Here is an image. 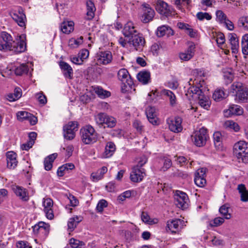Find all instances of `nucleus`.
<instances>
[{
	"mask_svg": "<svg viewBox=\"0 0 248 248\" xmlns=\"http://www.w3.org/2000/svg\"><path fill=\"white\" fill-rule=\"evenodd\" d=\"M26 49L25 36L22 34L13 41L11 35L6 32H2L0 37V50L11 51L14 53L23 52Z\"/></svg>",
	"mask_w": 248,
	"mask_h": 248,
	"instance_id": "f257e3e1",
	"label": "nucleus"
},
{
	"mask_svg": "<svg viewBox=\"0 0 248 248\" xmlns=\"http://www.w3.org/2000/svg\"><path fill=\"white\" fill-rule=\"evenodd\" d=\"M230 91L238 102L248 103V88L244 87L242 83L234 82L231 86Z\"/></svg>",
	"mask_w": 248,
	"mask_h": 248,
	"instance_id": "f03ea898",
	"label": "nucleus"
},
{
	"mask_svg": "<svg viewBox=\"0 0 248 248\" xmlns=\"http://www.w3.org/2000/svg\"><path fill=\"white\" fill-rule=\"evenodd\" d=\"M233 153L239 161L248 162V143L244 140L236 142L233 147Z\"/></svg>",
	"mask_w": 248,
	"mask_h": 248,
	"instance_id": "7ed1b4c3",
	"label": "nucleus"
},
{
	"mask_svg": "<svg viewBox=\"0 0 248 248\" xmlns=\"http://www.w3.org/2000/svg\"><path fill=\"white\" fill-rule=\"evenodd\" d=\"M81 140L86 144L96 142L98 139L97 133L91 125H87L80 129Z\"/></svg>",
	"mask_w": 248,
	"mask_h": 248,
	"instance_id": "20e7f679",
	"label": "nucleus"
},
{
	"mask_svg": "<svg viewBox=\"0 0 248 248\" xmlns=\"http://www.w3.org/2000/svg\"><path fill=\"white\" fill-rule=\"evenodd\" d=\"M78 124L76 121H71L63 127V134L64 139L72 140L75 137V133L78 128Z\"/></svg>",
	"mask_w": 248,
	"mask_h": 248,
	"instance_id": "39448f33",
	"label": "nucleus"
},
{
	"mask_svg": "<svg viewBox=\"0 0 248 248\" xmlns=\"http://www.w3.org/2000/svg\"><path fill=\"white\" fill-rule=\"evenodd\" d=\"M174 199L175 204L178 208L185 209L188 207L189 200L186 193L177 190L174 195Z\"/></svg>",
	"mask_w": 248,
	"mask_h": 248,
	"instance_id": "423d86ee",
	"label": "nucleus"
},
{
	"mask_svg": "<svg viewBox=\"0 0 248 248\" xmlns=\"http://www.w3.org/2000/svg\"><path fill=\"white\" fill-rule=\"evenodd\" d=\"M33 233L41 238H45L48 234L50 226L44 222H39L33 227Z\"/></svg>",
	"mask_w": 248,
	"mask_h": 248,
	"instance_id": "0eeeda50",
	"label": "nucleus"
},
{
	"mask_svg": "<svg viewBox=\"0 0 248 248\" xmlns=\"http://www.w3.org/2000/svg\"><path fill=\"white\" fill-rule=\"evenodd\" d=\"M131 42L134 47L135 49L137 51H141L142 50L145 44V40L142 36V34L140 33H137L136 35L133 36L130 38Z\"/></svg>",
	"mask_w": 248,
	"mask_h": 248,
	"instance_id": "6e6552de",
	"label": "nucleus"
},
{
	"mask_svg": "<svg viewBox=\"0 0 248 248\" xmlns=\"http://www.w3.org/2000/svg\"><path fill=\"white\" fill-rule=\"evenodd\" d=\"M182 119L179 117H175L173 119H169L167 120L169 129L175 133H178L182 130Z\"/></svg>",
	"mask_w": 248,
	"mask_h": 248,
	"instance_id": "1a4fd4ad",
	"label": "nucleus"
},
{
	"mask_svg": "<svg viewBox=\"0 0 248 248\" xmlns=\"http://www.w3.org/2000/svg\"><path fill=\"white\" fill-rule=\"evenodd\" d=\"M142 6L143 14L141 16V20L143 23H148L153 19L155 12L147 4L144 3Z\"/></svg>",
	"mask_w": 248,
	"mask_h": 248,
	"instance_id": "9d476101",
	"label": "nucleus"
},
{
	"mask_svg": "<svg viewBox=\"0 0 248 248\" xmlns=\"http://www.w3.org/2000/svg\"><path fill=\"white\" fill-rule=\"evenodd\" d=\"M145 175L144 169L135 166L130 173V178L132 182L137 183L141 181Z\"/></svg>",
	"mask_w": 248,
	"mask_h": 248,
	"instance_id": "9b49d317",
	"label": "nucleus"
},
{
	"mask_svg": "<svg viewBox=\"0 0 248 248\" xmlns=\"http://www.w3.org/2000/svg\"><path fill=\"white\" fill-rule=\"evenodd\" d=\"M112 60V56L110 51H100L97 54V61L100 64H108L111 62Z\"/></svg>",
	"mask_w": 248,
	"mask_h": 248,
	"instance_id": "f8f14e48",
	"label": "nucleus"
},
{
	"mask_svg": "<svg viewBox=\"0 0 248 248\" xmlns=\"http://www.w3.org/2000/svg\"><path fill=\"white\" fill-rule=\"evenodd\" d=\"M12 190L16 195L22 201L27 202L29 200V193L25 188L19 186H14Z\"/></svg>",
	"mask_w": 248,
	"mask_h": 248,
	"instance_id": "ddd939ff",
	"label": "nucleus"
},
{
	"mask_svg": "<svg viewBox=\"0 0 248 248\" xmlns=\"http://www.w3.org/2000/svg\"><path fill=\"white\" fill-rule=\"evenodd\" d=\"M43 204L44 206V211L46 214V217L48 219H52L54 217L52 209L53 205V201L50 198L44 199Z\"/></svg>",
	"mask_w": 248,
	"mask_h": 248,
	"instance_id": "4468645a",
	"label": "nucleus"
},
{
	"mask_svg": "<svg viewBox=\"0 0 248 248\" xmlns=\"http://www.w3.org/2000/svg\"><path fill=\"white\" fill-rule=\"evenodd\" d=\"M122 32L125 37L130 38L138 33L134 23L131 21L127 22L124 25Z\"/></svg>",
	"mask_w": 248,
	"mask_h": 248,
	"instance_id": "2eb2a0df",
	"label": "nucleus"
},
{
	"mask_svg": "<svg viewBox=\"0 0 248 248\" xmlns=\"http://www.w3.org/2000/svg\"><path fill=\"white\" fill-rule=\"evenodd\" d=\"M223 113L224 116L227 117L233 115H240L243 113V109L239 105L232 104L230 106L228 109L224 110Z\"/></svg>",
	"mask_w": 248,
	"mask_h": 248,
	"instance_id": "dca6fc26",
	"label": "nucleus"
},
{
	"mask_svg": "<svg viewBox=\"0 0 248 248\" xmlns=\"http://www.w3.org/2000/svg\"><path fill=\"white\" fill-rule=\"evenodd\" d=\"M155 9L160 14L166 16L171 14V11L168 4L161 0H158L156 3Z\"/></svg>",
	"mask_w": 248,
	"mask_h": 248,
	"instance_id": "f3484780",
	"label": "nucleus"
},
{
	"mask_svg": "<svg viewBox=\"0 0 248 248\" xmlns=\"http://www.w3.org/2000/svg\"><path fill=\"white\" fill-rule=\"evenodd\" d=\"M146 114L150 123L154 125L158 124V112L155 107H148L146 110Z\"/></svg>",
	"mask_w": 248,
	"mask_h": 248,
	"instance_id": "a211bd4d",
	"label": "nucleus"
},
{
	"mask_svg": "<svg viewBox=\"0 0 248 248\" xmlns=\"http://www.w3.org/2000/svg\"><path fill=\"white\" fill-rule=\"evenodd\" d=\"M183 221L180 219H175L169 220L167 222V231H170L172 233H176L181 228V225Z\"/></svg>",
	"mask_w": 248,
	"mask_h": 248,
	"instance_id": "6ab92c4d",
	"label": "nucleus"
},
{
	"mask_svg": "<svg viewBox=\"0 0 248 248\" xmlns=\"http://www.w3.org/2000/svg\"><path fill=\"white\" fill-rule=\"evenodd\" d=\"M59 66L64 76L66 78L71 79L73 75V70L71 66L64 61H60Z\"/></svg>",
	"mask_w": 248,
	"mask_h": 248,
	"instance_id": "aec40b11",
	"label": "nucleus"
},
{
	"mask_svg": "<svg viewBox=\"0 0 248 248\" xmlns=\"http://www.w3.org/2000/svg\"><path fill=\"white\" fill-rule=\"evenodd\" d=\"M174 31L168 25H162L157 29L156 35L159 37H162L165 35L168 37L173 35Z\"/></svg>",
	"mask_w": 248,
	"mask_h": 248,
	"instance_id": "412c9836",
	"label": "nucleus"
},
{
	"mask_svg": "<svg viewBox=\"0 0 248 248\" xmlns=\"http://www.w3.org/2000/svg\"><path fill=\"white\" fill-rule=\"evenodd\" d=\"M200 86H193L191 88V91L192 93V98L194 99L195 103L198 104L199 106L202 107V98L201 97L202 94V89Z\"/></svg>",
	"mask_w": 248,
	"mask_h": 248,
	"instance_id": "4be33fe9",
	"label": "nucleus"
},
{
	"mask_svg": "<svg viewBox=\"0 0 248 248\" xmlns=\"http://www.w3.org/2000/svg\"><path fill=\"white\" fill-rule=\"evenodd\" d=\"M229 41L231 46L232 52L236 54L238 52L239 45L238 39L235 33H230L229 34Z\"/></svg>",
	"mask_w": 248,
	"mask_h": 248,
	"instance_id": "5701e85b",
	"label": "nucleus"
},
{
	"mask_svg": "<svg viewBox=\"0 0 248 248\" xmlns=\"http://www.w3.org/2000/svg\"><path fill=\"white\" fill-rule=\"evenodd\" d=\"M12 18L17 23V24L23 27L25 26L26 16L24 13L20 11L15 12L12 15Z\"/></svg>",
	"mask_w": 248,
	"mask_h": 248,
	"instance_id": "b1692460",
	"label": "nucleus"
},
{
	"mask_svg": "<svg viewBox=\"0 0 248 248\" xmlns=\"http://www.w3.org/2000/svg\"><path fill=\"white\" fill-rule=\"evenodd\" d=\"M8 168L13 169L17 165L16 155L13 152H8L6 154Z\"/></svg>",
	"mask_w": 248,
	"mask_h": 248,
	"instance_id": "393cba45",
	"label": "nucleus"
},
{
	"mask_svg": "<svg viewBox=\"0 0 248 248\" xmlns=\"http://www.w3.org/2000/svg\"><path fill=\"white\" fill-rule=\"evenodd\" d=\"M194 46L193 45L189 46L186 50L179 53V58L182 61H187L193 57L194 53Z\"/></svg>",
	"mask_w": 248,
	"mask_h": 248,
	"instance_id": "a878e982",
	"label": "nucleus"
},
{
	"mask_svg": "<svg viewBox=\"0 0 248 248\" xmlns=\"http://www.w3.org/2000/svg\"><path fill=\"white\" fill-rule=\"evenodd\" d=\"M74 23L72 21H64L61 23L60 28L62 31L65 34H69L74 31Z\"/></svg>",
	"mask_w": 248,
	"mask_h": 248,
	"instance_id": "bb28decb",
	"label": "nucleus"
},
{
	"mask_svg": "<svg viewBox=\"0 0 248 248\" xmlns=\"http://www.w3.org/2000/svg\"><path fill=\"white\" fill-rule=\"evenodd\" d=\"M108 171V169L106 167H102L101 169H99L96 172H93L91 175V178L93 181L97 182L102 179L104 174Z\"/></svg>",
	"mask_w": 248,
	"mask_h": 248,
	"instance_id": "cd10ccee",
	"label": "nucleus"
},
{
	"mask_svg": "<svg viewBox=\"0 0 248 248\" xmlns=\"http://www.w3.org/2000/svg\"><path fill=\"white\" fill-rule=\"evenodd\" d=\"M118 77L120 80L123 82H129V84L131 83L132 80L131 76H130L128 71L125 68H122L119 70L118 72Z\"/></svg>",
	"mask_w": 248,
	"mask_h": 248,
	"instance_id": "c85d7f7f",
	"label": "nucleus"
},
{
	"mask_svg": "<svg viewBox=\"0 0 248 248\" xmlns=\"http://www.w3.org/2000/svg\"><path fill=\"white\" fill-rule=\"evenodd\" d=\"M75 168L74 164L72 163H66L59 167L57 170V174L59 176H63L69 170L74 169Z\"/></svg>",
	"mask_w": 248,
	"mask_h": 248,
	"instance_id": "c756f323",
	"label": "nucleus"
},
{
	"mask_svg": "<svg viewBox=\"0 0 248 248\" xmlns=\"http://www.w3.org/2000/svg\"><path fill=\"white\" fill-rule=\"evenodd\" d=\"M116 150L115 145L113 142H108L107 143L104 153L102 156L104 158H108L111 157L114 153Z\"/></svg>",
	"mask_w": 248,
	"mask_h": 248,
	"instance_id": "7c9ffc66",
	"label": "nucleus"
},
{
	"mask_svg": "<svg viewBox=\"0 0 248 248\" xmlns=\"http://www.w3.org/2000/svg\"><path fill=\"white\" fill-rule=\"evenodd\" d=\"M237 189L240 196V200L243 202H248V190L244 184H239Z\"/></svg>",
	"mask_w": 248,
	"mask_h": 248,
	"instance_id": "2f4dec72",
	"label": "nucleus"
},
{
	"mask_svg": "<svg viewBox=\"0 0 248 248\" xmlns=\"http://www.w3.org/2000/svg\"><path fill=\"white\" fill-rule=\"evenodd\" d=\"M202 128H199L195 130L192 135L191 139L192 142L194 144L198 146L201 147L202 146Z\"/></svg>",
	"mask_w": 248,
	"mask_h": 248,
	"instance_id": "473e14b6",
	"label": "nucleus"
},
{
	"mask_svg": "<svg viewBox=\"0 0 248 248\" xmlns=\"http://www.w3.org/2000/svg\"><path fill=\"white\" fill-rule=\"evenodd\" d=\"M87 6V18L88 20L93 19L94 16V12L96 10L93 2L91 0H88L86 2Z\"/></svg>",
	"mask_w": 248,
	"mask_h": 248,
	"instance_id": "72a5a7b5",
	"label": "nucleus"
},
{
	"mask_svg": "<svg viewBox=\"0 0 248 248\" xmlns=\"http://www.w3.org/2000/svg\"><path fill=\"white\" fill-rule=\"evenodd\" d=\"M207 90L204 91V94L202 95V108L208 110L211 105V101L210 100V96L211 95L209 92V90L207 87L205 88Z\"/></svg>",
	"mask_w": 248,
	"mask_h": 248,
	"instance_id": "f704fd0d",
	"label": "nucleus"
},
{
	"mask_svg": "<svg viewBox=\"0 0 248 248\" xmlns=\"http://www.w3.org/2000/svg\"><path fill=\"white\" fill-rule=\"evenodd\" d=\"M82 220L81 217L75 216L70 218L67 223L68 230L69 232H72L76 227L78 224Z\"/></svg>",
	"mask_w": 248,
	"mask_h": 248,
	"instance_id": "c9c22d12",
	"label": "nucleus"
},
{
	"mask_svg": "<svg viewBox=\"0 0 248 248\" xmlns=\"http://www.w3.org/2000/svg\"><path fill=\"white\" fill-rule=\"evenodd\" d=\"M57 156V154H53L45 158L44 160V168L46 170H49L52 167V163Z\"/></svg>",
	"mask_w": 248,
	"mask_h": 248,
	"instance_id": "e433bc0d",
	"label": "nucleus"
},
{
	"mask_svg": "<svg viewBox=\"0 0 248 248\" xmlns=\"http://www.w3.org/2000/svg\"><path fill=\"white\" fill-rule=\"evenodd\" d=\"M230 208V205L228 203H225L220 206L219 209V213L226 219H229L232 217L231 214L229 213Z\"/></svg>",
	"mask_w": 248,
	"mask_h": 248,
	"instance_id": "4c0bfd02",
	"label": "nucleus"
},
{
	"mask_svg": "<svg viewBox=\"0 0 248 248\" xmlns=\"http://www.w3.org/2000/svg\"><path fill=\"white\" fill-rule=\"evenodd\" d=\"M22 96V91L20 88L15 89L14 93H9L7 96V99L10 102L15 101L20 98Z\"/></svg>",
	"mask_w": 248,
	"mask_h": 248,
	"instance_id": "58836bf2",
	"label": "nucleus"
},
{
	"mask_svg": "<svg viewBox=\"0 0 248 248\" xmlns=\"http://www.w3.org/2000/svg\"><path fill=\"white\" fill-rule=\"evenodd\" d=\"M223 126L227 129L238 132L240 129L238 124L232 120H227L224 123Z\"/></svg>",
	"mask_w": 248,
	"mask_h": 248,
	"instance_id": "ea45409f",
	"label": "nucleus"
},
{
	"mask_svg": "<svg viewBox=\"0 0 248 248\" xmlns=\"http://www.w3.org/2000/svg\"><path fill=\"white\" fill-rule=\"evenodd\" d=\"M137 78L140 82L146 84L150 79V74L148 71H141L137 75Z\"/></svg>",
	"mask_w": 248,
	"mask_h": 248,
	"instance_id": "a19ab883",
	"label": "nucleus"
},
{
	"mask_svg": "<svg viewBox=\"0 0 248 248\" xmlns=\"http://www.w3.org/2000/svg\"><path fill=\"white\" fill-rule=\"evenodd\" d=\"M226 93L222 89H217L213 94V98L216 101H219L227 97Z\"/></svg>",
	"mask_w": 248,
	"mask_h": 248,
	"instance_id": "79ce46f5",
	"label": "nucleus"
},
{
	"mask_svg": "<svg viewBox=\"0 0 248 248\" xmlns=\"http://www.w3.org/2000/svg\"><path fill=\"white\" fill-rule=\"evenodd\" d=\"M94 92L99 97L105 99L110 96V93L109 91L104 90L102 88L97 87L95 88Z\"/></svg>",
	"mask_w": 248,
	"mask_h": 248,
	"instance_id": "37998d69",
	"label": "nucleus"
},
{
	"mask_svg": "<svg viewBox=\"0 0 248 248\" xmlns=\"http://www.w3.org/2000/svg\"><path fill=\"white\" fill-rule=\"evenodd\" d=\"M83 38L80 36L78 39L71 38L69 40L68 46L72 48H75L78 47L83 43Z\"/></svg>",
	"mask_w": 248,
	"mask_h": 248,
	"instance_id": "c03bdc74",
	"label": "nucleus"
},
{
	"mask_svg": "<svg viewBox=\"0 0 248 248\" xmlns=\"http://www.w3.org/2000/svg\"><path fill=\"white\" fill-rule=\"evenodd\" d=\"M242 51L244 55H248V34H246L242 38Z\"/></svg>",
	"mask_w": 248,
	"mask_h": 248,
	"instance_id": "a18cd8bd",
	"label": "nucleus"
},
{
	"mask_svg": "<svg viewBox=\"0 0 248 248\" xmlns=\"http://www.w3.org/2000/svg\"><path fill=\"white\" fill-rule=\"evenodd\" d=\"M141 218L143 222L147 224L151 225L157 223V220L151 218L146 212H142Z\"/></svg>",
	"mask_w": 248,
	"mask_h": 248,
	"instance_id": "49530a36",
	"label": "nucleus"
},
{
	"mask_svg": "<svg viewBox=\"0 0 248 248\" xmlns=\"http://www.w3.org/2000/svg\"><path fill=\"white\" fill-rule=\"evenodd\" d=\"M29 71L28 67L27 65L22 64L17 66L15 69V74L18 76H21L24 74H27Z\"/></svg>",
	"mask_w": 248,
	"mask_h": 248,
	"instance_id": "de8ad7c7",
	"label": "nucleus"
},
{
	"mask_svg": "<svg viewBox=\"0 0 248 248\" xmlns=\"http://www.w3.org/2000/svg\"><path fill=\"white\" fill-rule=\"evenodd\" d=\"M162 94L168 96L169 98L171 105H173L176 103V97L174 94L170 90H163Z\"/></svg>",
	"mask_w": 248,
	"mask_h": 248,
	"instance_id": "09e8293b",
	"label": "nucleus"
},
{
	"mask_svg": "<svg viewBox=\"0 0 248 248\" xmlns=\"http://www.w3.org/2000/svg\"><path fill=\"white\" fill-rule=\"evenodd\" d=\"M69 245L72 248H82L85 246V243L83 241L72 238L69 240Z\"/></svg>",
	"mask_w": 248,
	"mask_h": 248,
	"instance_id": "8fccbe9b",
	"label": "nucleus"
},
{
	"mask_svg": "<svg viewBox=\"0 0 248 248\" xmlns=\"http://www.w3.org/2000/svg\"><path fill=\"white\" fill-rule=\"evenodd\" d=\"M238 25L243 29L248 31V16H242L238 21Z\"/></svg>",
	"mask_w": 248,
	"mask_h": 248,
	"instance_id": "3c124183",
	"label": "nucleus"
},
{
	"mask_svg": "<svg viewBox=\"0 0 248 248\" xmlns=\"http://www.w3.org/2000/svg\"><path fill=\"white\" fill-rule=\"evenodd\" d=\"M31 116V114L26 111H19L16 113L17 119L20 121L28 120Z\"/></svg>",
	"mask_w": 248,
	"mask_h": 248,
	"instance_id": "603ef678",
	"label": "nucleus"
},
{
	"mask_svg": "<svg viewBox=\"0 0 248 248\" xmlns=\"http://www.w3.org/2000/svg\"><path fill=\"white\" fill-rule=\"evenodd\" d=\"M225 218L221 217H215L209 222V225L211 227H218L221 225L225 221Z\"/></svg>",
	"mask_w": 248,
	"mask_h": 248,
	"instance_id": "864d4df0",
	"label": "nucleus"
},
{
	"mask_svg": "<svg viewBox=\"0 0 248 248\" xmlns=\"http://www.w3.org/2000/svg\"><path fill=\"white\" fill-rule=\"evenodd\" d=\"M202 173V169H198L195 173L194 176V183L195 185L199 187H202V176L201 173Z\"/></svg>",
	"mask_w": 248,
	"mask_h": 248,
	"instance_id": "5fc2aeb1",
	"label": "nucleus"
},
{
	"mask_svg": "<svg viewBox=\"0 0 248 248\" xmlns=\"http://www.w3.org/2000/svg\"><path fill=\"white\" fill-rule=\"evenodd\" d=\"M104 124H106L108 127H113L116 124V120L114 117L108 116L107 114Z\"/></svg>",
	"mask_w": 248,
	"mask_h": 248,
	"instance_id": "6e6d98bb",
	"label": "nucleus"
},
{
	"mask_svg": "<svg viewBox=\"0 0 248 248\" xmlns=\"http://www.w3.org/2000/svg\"><path fill=\"white\" fill-rule=\"evenodd\" d=\"M107 117V114L100 113L95 116V120L97 124L102 125L104 124L105 119Z\"/></svg>",
	"mask_w": 248,
	"mask_h": 248,
	"instance_id": "4d7b16f0",
	"label": "nucleus"
},
{
	"mask_svg": "<svg viewBox=\"0 0 248 248\" xmlns=\"http://www.w3.org/2000/svg\"><path fill=\"white\" fill-rule=\"evenodd\" d=\"M217 20L220 23L222 24L227 19L226 15L221 10L216 12Z\"/></svg>",
	"mask_w": 248,
	"mask_h": 248,
	"instance_id": "13d9d810",
	"label": "nucleus"
},
{
	"mask_svg": "<svg viewBox=\"0 0 248 248\" xmlns=\"http://www.w3.org/2000/svg\"><path fill=\"white\" fill-rule=\"evenodd\" d=\"M133 85V80H131V84H129V82H127V81L122 82V85L121 86V91L123 93H126L129 92L132 89Z\"/></svg>",
	"mask_w": 248,
	"mask_h": 248,
	"instance_id": "bf43d9fd",
	"label": "nucleus"
},
{
	"mask_svg": "<svg viewBox=\"0 0 248 248\" xmlns=\"http://www.w3.org/2000/svg\"><path fill=\"white\" fill-rule=\"evenodd\" d=\"M215 41L217 44L218 46L221 47L225 43V39L224 35L223 33H219L216 34L215 37Z\"/></svg>",
	"mask_w": 248,
	"mask_h": 248,
	"instance_id": "052dcab7",
	"label": "nucleus"
},
{
	"mask_svg": "<svg viewBox=\"0 0 248 248\" xmlns=\"http://www.w3.org/2000/svg\"><path fill=\"white\" fill-rule=\"evenodd\" d=\"M35 97L40 104L45 105L46 103V97L44 94L43 92H40L39 93H36Z\"/></svg>",
	"mask_w": 248,
	"mask_h": 248,
	"instance_id": "680f3d73",
	"label": "nucleus"
},
{
	"mask_svg": "<svg viewBox=\"0 0 248 248\" xmlns=\"http://www.w3.org/2000/svg\"><path fill=\"white\" fill-rule=\"evenodd\" d=\"M190 37L195 38L198 35V32L196 30L191 28V26L188 24V27L184 30Z\"/></svg>",
	"mask_w": 248,
	"mask_h": 248,
	"instance_id": "e2e57ef3",
	"label": "nucleus"
},
{
	"mask_svg": "<svg viewBox=\"0 0 248 248\" xmlns=\"http://www.w3.org/2000/svg\"><path fill=\"white\" fill-rule=\"evenodd\" d=\"M213 139L215 146H219L222 140V135L220 132H216L213 134Z\"/></svg>",
	"mask_w": 248,
	"mask_h": 248,
	"instance_id": "0e129e2a",
	"label": "nucleus"
},
{
	"mask_svg": "<svg viewBox=\"0 0 248 248\" xmlns=\"http://www.w3.org/2000/svg\"><path fill=\"white\" fill-rule=\"evenodd\" d=\"M107 202L105 200H100L96 207V210L98 212H102L105 207L107 206Z\"/></svg>",
	"mask_w": 248,
	"mask_h": 248,
	"instance_id": "69168bd1",
	"label": "nucleus"
},
{
	"mask_svg": "<svg viewBox=\"0 0 248 248\" xmlns=\"http://www.w3.org/2000/svg\"><path fill=\"white\" fill-rule=\"evenodd\" d=\"M172 165V162L171 160L168 157L164 158L163 166L162 168V170L164 171L167 170L169 169Z\"/></svg>",
	"mask_w": 248,
	"mask_h": 248,
	"instance_id": "338daca9",
	"label": "nucleus"
},
{
	"mask_svg": "<svg viewBox=\"0 0 248 248\" xmlns=\"http://www.w3.org/2000/svg\"><path fill=\"white\" fill-rule=\"evenodd\" d=\"M78 55L83 62L84 60L88 58L89 51L87 49H82L79 52Z\"/></svg>",
	"mask_w": 248,
	"mask_h": 248,
	"instance_id": "774afa93",
	"label": "nucleus"
}]
</instances>
